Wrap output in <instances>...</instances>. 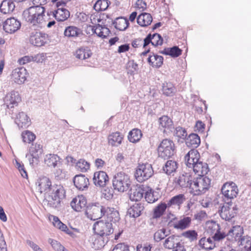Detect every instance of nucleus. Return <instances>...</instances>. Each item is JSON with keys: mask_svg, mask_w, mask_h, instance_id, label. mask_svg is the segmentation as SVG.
I'll return each mask as SVG.
<instances>
[{"mask_svg": "<svg viewBox=\"0 0 251 251\" xmlns=\"http://www.w3.org/2000/svg\"><path fill=\"white\" fill-rule=\"evenodd\" d=\"M93 229L98 237L94 240V248L97 249L103 248L109 241V236L113 233L112 224L106 221H99L94 223Z\"/></svg>", "mask_w": 251, "mask_h": 251, "instance_id": "obj_1", "label": "nucleus"}, {"mask_svg": "<svg viewBox=\"0 0 251 251\" xmlns=\"http://www.w3.org/2000/svg\"><path fill=\"white\" fill-rule=\"evenodd\" d=\"M45 8L44 7L37 5L31 6L25 10L23 15L26 21L34 27H41V25L44 22Z\"/></svg>", "mask_w": 251, "mask_h": 251, "instance_id": "obj_2", "label": "nucleus"}, {"mask_svg": "<svg viewBox=\"0 0 251 251\" xmlns=\"http://www.w3.org/2000/svg\"><path fill=\"white\" fill-rule=\"evenodd\" d=\"M211 180L204 176L194 178L191 185V193L196 196L204 194L210 188Z\"/></svg>", "mask_w": 251, "mask_h": 251, "instance_id": "obj_3", "label": "nucleus"}, {"mask_svg": "<svg viewBox=\"0 0 251 251\" xmlns=\"http://www.w3.org/2000/svg\"><path fill=\"white\" fill-rule=\"evenodd\" d=\"M48 204L51 207L56 208L60 204L61 200L65 197V191L60 185H54L49 192Z\"/></svg>", "mask_w": 251, "mask_h": 251, "instance_id": "obj_4", "label": "nucleus"}, {"mask_svg": "<svg viewBox=\"0 0 251 251\" xmlns=\"http://www.w3.org/2000/svg\"><path fill=\"white\" fill-rule=\"evenodd\" d=\"M158 156L164 159L172 158L176 152L174 142L171 139H163L157 147Z\"/></svg>", "mask_w": 251, "mask_h": 251, "instance_id": "obj_5", "label": "nucleus"}, {"mask_svg": "<svg viewBox=\"0 0 251 251\" xmlns=\"http://www.w3.org/2000/svg\"><path fill=\"white\" fill-rule=\"evenodd\" d=\"M112 184L115 190L118 192H124L129 189L131 181L128 175L121 172L114 175Z\"/></svg>", "mask_w": 251, "mask_h": 251, "instance_id": "obj_6", "label": "nucleus"}, {"mask_svg": "<svg viewBox=\"0 0 251 251\" xmlns=\"http://www.w3.org/2000/svg\"><path fill=\"white\" fill-rule=\"evenodd\" d=\"M224 198L223 201L228 205L231 203V200L236 197L238 189L236 184L233 182L225 183L221 189Z\"/></svg>", "mask_w": 251, "mask_h": 251, "instance_id": "obj_7", "label": "nucleus"}, {"mask_svg": "<svg viewBox=\"0 0 251 251\" xmlns=\"http://www.w3.org/2000/svg\"><path fill=\"white\" fill-rule=\"evenodd\" d=\"M153 173L151 164H143L138 166L135 173V177L138 181L142 182L151 177Z\"/></svg>", "mask_w": 251, "mask_h": 251, "instance_id": "obj_8", "label": "nucleus"}, {"mask_svg": "<svg viewBox=\"0 0 251 251\" xmlns=\"http://www.w3.org/2000/svg\"><path fill=\"white\" fill-rule=\"evenodd\" d=\"M105 206L101 205L99 203H96L91 206L87 207L85 211V214L88 218L95 221L102 216H104Z\"/></svg>", "mask_w": 251, "mask_h": 251, "instance_id": "obj_9", "label": "nucleus"}, {"mask_svg": "<svg viewBox=\"0 0 251 251\" xmlns=\"http://www.w3.org/2000/svg\"><path fill=\"white\" fill-rule=\"evenodd\" d=\"M48 35L45 33L35 31L30 33L29 42L36 47H41L47 43Z\"/></svg>", "mask_w": 251, "mask_h": 251, "instance_id": "obj_10", "label": "nucleus"}, {"mask_svg": "<svg viewBox=\"0 0 251 251\" xmlns=\"http://www.w3.org/2000/svg\"><path fill=\"white\" fill-rule=\"evenodd\" d=\"M21 26V22L14 17L7 19L3 24V29L6 32L9 33H14L20 28Z\"/></svg>", "mask_w": 251, "mask_h": 251, "instance_id": "obj_11", "label": "nucleus"}, {"mask_svg": "<svg viewBox=\"0 0 251 251\" xmlns=\"http://www.w3.org/2000/svg\"><path fill=\"white\" fill-rule=\"evenodd\" d=\"M163 38L158 33L149 34L144 39L143 48L146 49L150 44L153 47L161 45L163 44Z\"/></svg>", "mask_w": 251, "mask_h": 251, "instance_id": "obj_12", "label": "nucleus"}, {"mask_svg": "<svg viewBox=\"0 0 251 251\" xmlns=\"http://www.w3.org/2000/svg\"><path fill=\"white\" fill-rule=\"evenodd\" d=\"M200 159V153L195 149H191L184 156L185 164L189 168H191Z\"/></svg>", "mask_w": 251, "mask_h": 251, "instance_id": "obj_13", "label": "nucleus"}, {"mask_svg": "<svg viewBox=\"0 0 251 251\" xmlns=\"http://www.w3.org/2000/svg\"><path fill=\"white\" fill-rule=\"evenodd\" d=\"M70 204L74 210L79 212L85 209L87 200L83 195H78L73 199Z\"/></svg>", "mask_w": 251, "mask_h": 251, "instance_id": "obj_14", "label": "nucleus"}, {"mask_svg": "<svg viewBox=\"0 0 251 251\" xmlns=\"http://www.w3.org/2000/svg\"><path fill=\"white\" fill-rule=\"evenodd\" d=\"M74 185L80 191L87 190L90 184L89 179L84 175H76L74 178Z\"/></svg>", "mask_w": 251, "mask_h": 251, "instance_id": "obj_15", "label": "nucleus"}, {"mask_svg": "<svg viewBox=\"0 0 251 251\" xmlns=\"http://www.w3.org/2000/svg\"><path fill=\"white\" fill-rule=\"evenodd\" d=\"M244 233L243 228L240 226H235L230 229L227 234V239L229 241H238L242 239Z\"/></svg>", "mask_w": 251, "mask_h": 251, "instance_id": "obj_16", "label": "nucleus"}, {"mask_svg": "<svg viewBox=\"0 0 251 251\" xmlns=\"http://www.w3.org/2000/svg\"><path fill=\"white\" fill-rule=\"evenodd\" d=\"M20 100L19 93L14 91L7 94L4 99L5 104L8 108L14 107V105H17Z\"/></svg>", "mask_w": 251, "mask_h": 251, "instance_id": "obj_17", "label": "nucleus"}, {"mask_svg": "<svg viewBox=\"0 0 251 251\" xmlns=\"http://www.w3.org/2000/svg\"><path fill=\"white\" fill-rule=\"evenodd\" d=\"M36 184L37 186L38 190L41 193L43 192L49 193L53 186V185H51V182L50 179L46 176H43L39 178Z\"/></svg>", "mask_w": 251, "mask_h": 251, "instance_id": "obj_18", "label": "nucleus"}, {"mask_svg": "<svg viewBox=\"0 0 251 251\" xmlns=\"http://www.w3.org/2000/svg\"><path fill=\"white\" fill-rule=\"evenodd\" d=\"M93 179L95 185L100 187H104L109 181L107 174L103 171L95 172Z\"/></svg>", "mask_w": 251, "mask_h": 251, "instance_id": "obj_19", "label": "nucleus"}, {"mask_svg": "<svg viewBox=\"0 0 251 251\" xmlns=\"http://www.w3.org/2000/svg\"><path fill=\"white\" fill-rule=\"evenodd\" d=\"M26 75V70L24 67H21L16 68L13 71L12 77L15 82L20 84L25 81Z\"/></svg>", "mask_w": 251, "mask_h": 251, "instance_id": "obj_20", "label": "nucleus"}, {"mask_svg": "<svg viewBox=\"0 0 251 251\" xmlns=\"http://www.w3.org/2000/svg\"><path fill=\"white\" fill-rule=\"evenodd\" d=\"M190 178L191 176L188 173H185L179 176L178 177H176L175 179L176 186H179L181 188L189 187L191 188L192 181Z\"/></svg>", "mask_w": 251, "mask_h": 251, "instance_id": "obj_21", "label": "nucleus"}, {"mask_svg": "<svg viewBox=\"0 0 251 251\" xmlns=\"http://www.w3.org/2000/svg\"><path fill=\"white\" fill-rule=\"evenodd\" d=\"M145 188L143 185L131 188L129 194L130 200L136 201H140L145 193Z\"/></svg>", "mask_w": 251, "mask_h": 251, "instance_id": "obj_22", "label": "nucleus"}, {"mask_svg": "<svg viewBox=\"0 0 251 251\" xmlns=\"http://www.w3.org/2000/svg\"><path fill=\"white\" fill-rule=\"evenodd\" d=\"M180 242L178 236L174 234L168 235L163 242V246L166 249L173 250Z\"/></svg>", "mask_w": 251, "mask_h": 251, "instance_id": "obj_23", "label": "nucleus"}, {"mask_svg": "<svg viewBox=\"0 0 251 251\" xmlns=\"http://www.w3.org/2000/svg\"><path fill=\"white\" fill-rule=\"evenodd\" d=\"M159 127L164 129V132H173L174 128L173 122L168 116H163L159 119Z\"/></svg>", "mask_w": 251, "mask_h": 251, "instance_id": "obj_24", "label": "nucleus"}, {"mask_svg": "<svg viewBox=\"0 0 251 251\" xmlns=\"http://www.w3.org/2000/svg\"><path fill=\"white\" fill-rule=\"evenodd\" d=\"M191 169H193L194 172L196 174H198L199 176H205L209 171L207 164L203 162L201 159L194 166H193Z\"/></svg>", "mask_w": 251, "mask_h": 251, "instance_id": "obj_25", "label": "nucleus"}, {"mask_svg": "<svg viewBox=\"0 0 251 251\" xmlns=\"http://www.w3.org/2000/svg\"><path fill=\"white\" fill-rule=\"evenodd\" d=\"M104 216H106V221L110 223H116L120 219L118 211L114 208L105 207Z\"/></svg>", "mask_w": 251, "mask_h": 251, "instance_id": "obj_26", "label": "nucleus"}, {"mask_svg": "<svg viewBox=\"0 0 251 251\" xmlns=\"http://www.w3.org/2000/svg\"><path fill=\"white\" fill-rule=\"evenodd\" d=\"M52 13L53 17L59 22L66 21L70 16L69 11L64 7L58 8Z\"/></svg>", "mask_w": 251, "mask_h": 251, "instance_id": "obj_27", "label": "nucleus"}, {"mask_svg": "<svg viewBox=\"0 0 251 251\" xmlns=\"http://www.w3.org/2000/svg\"><path fill=\"white\" fill-rule=\"evenodd\" d=\"M60 158L55 154H47L44 158V162L47 166L50 168L58 167L61 163Z\"/></svg>", "mask_w": 251, "mask_h": 251, "instance_id": "obj_28", "label": "nucleus"}, {"mask_svg": "<svg viewBox=\"0 0 251 251\" xmlns=\"http://www.w3.org/2000/svg\"><path fill=\"white\" fill-rule=\"evenodd\" d=\"M144 209L143 204L141 202L135 203L128 209L127 213L130 217L137 218L141 215Z\"/></svg>", "mask_w": 251, "mask_h": 251, "instance_id": "obj_29", "label": "nucleus"}, {"mask_svg": "<svg viewBox=\"0 0 251 251\" xmlns=\"http://www.w3.org/2000/svg\"><path fill=\"white\" fill-rule=\"evenodd\" d=\"M148 62L152 67L158 68L160 67L163 63V57L162 56L155 54L153 52H151Z\"/></svg>", "mask_w": 251, "mask_h": 251, "instance_id": "obj_30", "label": "nucleus"}, {"mask_svg": "<svg viewBox=\"0 0 251 251\" xmlns=\"http://www.w3.org/2000/svg\"><path fill=\"white\" fill-rule=\"evenodd\" d=\"M152 21V17L150 13H142L137 18V22L141 26L145 27L150 25Z\"/></svg>", "mask_w": 251, "mask_h": 251, "instance_id": "obj_31", "label": "nucleus"}, {"mask_svg": "<svg viewBox=\"0 0 251 251\" xmlns=\"http://www.w3.org/2000/svg\"><path fill=\"white\" fill-rule=\"evenodd\" d=\"M192 219L189 217L184 216L173 224L175 229L184 230L188 228L191 224Z\"/></svg>", "mask_w": 251, "mask_h": 251, "instance_id": "obj_32", "label": "nucleus"}, {"mask_svg": "<svg viewBox=\"0 0 251 251\" xmlns=\"http://www.w3.org/2000/svg\"><path fill=\"white\" fill-rule=\"evenodd\" d=\"M30 120L24 112H19L17 116L16 123L20 127L26 128L30 125Z\"/></svg>", "mask_w": 251, "mask_h": 251, "instance_id": "obj_33", "label": "nucleus"}, {"mask_svg": "<svg viewBox=\"0 0 251 251\" xmlns=\"http://www.w3.org/2000/svg\"><path fill=\"white\" fill-rule=\"evenodd\" d=\"M200 143V138L197 134L191 133L186 138V144L187 146L192 148V149L198 147Z\"/></svg>", "mask_w": 251, "mask_h": 251, "instance_id": "obj_34", "label": "nucleus"}, {"mask_svg": "<svg viewBox=\"0 0 251 251\" xmlns=\"http://www.w3.org/2000/svg\"><path fill=\"white\" fill-rule=\"evenodd\" d=\"M92 30L93 33L96 34L99 37L102 38H106L110 32L109 28L100 24L93 26L92 27Z\"/></svg>", "mask_w": 251, "mask_h": 251, "instance_id": "obj_35", "label": "nucleus"}, {"mask_svg": "<svg viewBox=\"0 0 251 251\" xmlns=\"http://www.w3.org/2000/svg\"><path fill=\"white\" fill-rule=\"evenodd\" d=\"M115 28L121 31L125 30L129 25V22L127 19L122 17L116 18L112 22Z\"/></svg>", "mask_w": 251, "mask_h": 251, "instance_id": "obj_36", "label": "nucleus"}, {"mask_svg": "<svg viewBox=\"0 0 251 251\" xmlns=\"http://www.w3.org/2000/svg\"><path fill=\"white\" fill-rule=\"evenodd\" d=\"M82 34L81 29L75 26H68L64 31V35L68 38H75Z\"/></svg>", "mask_w": 251, "mask_h": 251, "instance_id": "obj_37", "label": "nucleus"}, {"mask_svg": "<svg viewBox=\"0 0 251 251\" xmlns=\"http://www.w3.org/2000/svg\"><path fill=\"white\" fill-rule=\"evenodd\" d=\"M206 226L208 229L212 233H214L216 231V233L213 236L214 240H220V226L214 221H209L206 223Z\"/></svg>", "mask_w": 251, "mask_h": 251, "instance_id": "obj_38", "label": "nucleus"}, {"mask_svg": "<svg viewBox=\"0 0 251 251\" xmlns=\"http://www.w3.org/2000/svg\"><path fill=\"white\" fill-rule=\"evenodd\" d=\"M219 240H214L213 237L206 238L203 237L199 241V245L203 249L206 250H210L214 248L215 247V241H219Z\"/></svg>", "mask_w": 251, "mask_h": 251, "instance_id": "obj_39", "label": "nucleus"}, {"mask_svg": "<svg viewBox=\"0 0 251 251\" xmlns=\"http://www.w3.org/2000/svg\"><path fill=\"white\" fill-rule=\"evenodd\" d=\"M92 54L91 50L88 47H81L76 50L75 55L79 59L84 60L89 58Z\"/></svg>", "mask_w": 251, "mask_h": 251, "instance_id": "obj_40", "label": "nucleus"}, {"mask_svg": "<svg viewBox=\"0 0 251 251\" xmlns=\"http://www.w3.org/2000/svg\"><path fill=\"white\" fill-rule=\"evenodd\" d=\"M123 139V136L119 132H114L108 136V143L112 146H118L121 144Z\"/></svg>", "mask_w": 251, "mask_h": 251, "instance_id": "obj_41", "label": "nucleus"}, {"mask_svg": "<svg viewBox=\"0 0 251 251\" xmlns=\"http://www.w3.org/2000/svg\"><path fill=\"white\" fill-rule=\"evenodd\" d=\"M163 94L167 97L173 96L176 92L174 85L170 82H165L162 84Z\"/></svg>", "mask_w": 251, "mask_h": 251, "instance_id": "obj_42", "label": "nucleus"}, {"mask_svg": "<svg viewBox=\"0 0 251 251\" xmlns=\"http://www.w3.org/2000/svg\"><path fill=\"white\" fill-rule=\"evenodd\" d=\"M15 5L13 1L8 0H3L0 5V10L3 14L10 13L13 11Z\"/></svg>", "mask_w": 251, "mask_h": 251, "instance_id": "obj_43", "label": "nucleus"}, {"mask_svg": "<svg viewBox=\"0 0 251 251\" xmlns=\"http://www.w3.org/2000/svg\"><path fill=\"white\" fill-rule=\"evenodd\" d=\"M162 54L171 56L172 57L176 58L181 54L182 50L177 46H174L172 48H165L160 52Z\"/></svg>", "mask_w": 251, "mask_h": 251, "instance_id": "obj_44", "label": "nucleus"}, {"mask_svg": "<svg viewBox=\"0 0 251 251\" xmlns=\"http://www.w3.org/2000/svg\"><path fill=\"white\" fill-rule=\"evenodd\" d=\"M168 207H169L168 205L165 202H161L158 204L153 209L152 217L154 219L161 217Z\"/></svg>", "mask_w": 251, "mask_h": 251, "instance_id": "obj_45", "label": "nucleus"}, {"mask_svg": "<svg viewBox=\"0 0 251 251\" xmlns=\"http://www.w3.org/2000/svg\"><path fill=\"white\" fill-rule=\"evenodd\" d=\"M177 167L178 164L176 161L169 160L166 162L165 166L163 167V169L166 174L171 175L176 171Z\"/></svg>", "mask_w": 251, "mask_h": 251, "instance_id": "obj_46", "label": "nucleus"}, {"mask_svg": "<svg viewBox=\"0 0 251 251\" xmlns=\"http://www.w3.org/2000/svg\"><path fill=\"white\" fill-rule=\"evenodd\" d=\"M142 136L141 131L137 128L133 129L128 135V139L130 142L136 143L138 142Z\"/></svg>", "mask_w": 251, "mask_h": 251, "instance_id": "obj_47", "label": "nucleus"}, {"mask_svg": "<svg viewBox=\"0 0 251 251\" xmlns=\"http://www.w3.org/2000/svg\"><path fill=\"white\" fill-rule=\"evenodd\" d=\"M186 199L183 194H179L172 197L168 202L169 207L175 205L180 206L185 201Z\"/></svg>", "mask_w": 251, "mask_h": 251, "instance_id": "obj_48", "label": "nucleus"}, {"mask_svg": "<svg viewBox=\"0 0 251 251\" xmlns=\"http://www.w3.org/2000/svg\"><path fill=\"white\" fill-rule=\"evenodd\" d=\"M170 234V231H167L165 228L157 230L153 235V238L155 242H158L164 239Z\"/></svg>", "mask_w": 251, "mask_h": 251, "instance_id": "obj_49", "label": "nucleus"}, {"mask_svg": "<svg viewBox=\"0 0 251 251\" xmlns=\"http://www.w3.org/2000/svg\"><path fill=\"white\" fill-rule=\"evenodd\" d=\"M29 152L35 158H39L43 153L42 147L37 143L32 145L29 149Z\"/></svg>", "mask_w": 251, "mask_h": 251, "instance_id": "obj_50", "label": "nucleus"}, {"mask_svg": "<svg viewBox=\"0 0 251 251\" xmlns=\"http://www.w3.org/2000/svg\"><path fill=\"white\" fill-rule=\"evenodd\" d=\"M245 251H251V237L248 236H243L238 242Z\"/></svg>", "mask_w": 251, "mask_h": 251, "instance_id": "obj_51", "label": "nucleus"}, {"mask_svg": "<svg viewBox=\"0 0 251 251\" xmlns=\"http://www.w3.org/2000/svg\"><path fill=\"white\" fill-rule=\"evenodd\" d=\"M110 4V2L108 0H98L94 7L96 11H104L107 9Z\"/></svg>", "mask_w": 251, "mask_h": 251, "instance_id": "obj_52", "label": "nucleus"}, {"mask_svg": "<svg viewBox=\"0 0 251 251\" xmlns=\"http://www.w3.org/2000/svg\"><path fill=\"white\" fill-rule=\"evenodd\" d=\"M234 217V213L231 211H229V208L228 207V209L226 210L225 206L221 207V218L225 219L226 221H230Z\"/></svg>", "mask_w": 251, "mask_h": 251, "instance_id": "obj_53", "label": "nucleus"}, {"mask_svg": "<svg viewBox=\"0 0 251 251\" xmlns=\"http://www.w3.org/2000/svg\"><path fill=\"white\" fill-rule=\"evenodd\" d=\"M181 235L183 237L189 239L191 242L196 240L198 236L197 232L195 230L186 231L182 232Z\"/></svg>", "mask_w": 251, "mask_h": 251, "instance_id": "obj_54", "label": "nucleus"}, {"mask_svg": "<svg viewBox=\"0 0 251 251\" xmlns=\"http://www.w3.org/2000/svg\"><path fill=\"white\" fill-rule=\"evenodd\" d=\"M77 169L82 172H86L90 168V165L88 162L84 159H80L76 164Z\"/></svg>", "mask_w": 251, "mask_h": 251, "instance_id": "obj_55", "label": "nucleus"}, {"mask_svg": "<svg viewBox=\"0 0 251 251\" xmlns=\"http://www.w3.org/2000/svg\"><path fill=\"white\" fill-rule=\"evenodd\" d=\"M23 142L30 143L33 141L36 138L35 135L29 131L23 132L22 134Z\"/></svg>", "mask_w": 251, "mask_h": 251, "instance_id": "obj_56", "label": "nucleus"}, {"mask_svg": "<svg viewBox=\"0 0 251 251\" xmlns=\"http://www.w3.org/2000/svg\"><path fill=\"white\" fill-rule=\"evenodd\" d=\"M174 135L178 138L185 139L187 136V132L186 129L181 126L176 127L174 130Z\"/></svg>", "mask_w": 251, "mask_h": 251, "instance_id": "obj_57", "label": "nucleus"}, {"mask_svg": "<svg viewBox=\"0 0 251 251\" xmlns=\"http://www.w3.org/2000/svg\"><path fill=\"white\" fill-rule=\"evenodd\" d=\"M48 242L50 243L52 248L56 251H64L65 249L59 242L51 238L48 239Z\"/></svg>", "mask_w": 251, "mask_h": 251, "instance_id": "obj_58", "label": "nucleus"}, {"mask_svg": "<svg viewBox=\"0 0 251 251\" xmlns=\"http://www.w3.org/2000/svg\"><path fill=\"white\" fill-rule=\"evenodd\" d=\"M145 198L148 202L153 203L157 201V198H155L153 194V192L151 189L147 190L145 189Z\"/></svg>", "mask_w": 251, "mask_h": 251, "instance_id": "obj_59", "label": "nucleus"}, {"mask_svg": "<svg viewBox=\"0 0 251 251\" xmlns=\"http://www.w3.org/2000/svg\"><path fill=\"white\" fill-rule=\"evenodd\" d=\"M114 190L112 188H106L102 191V195L107 200H111L113 197Z\"/></svg>", "mask_w": 251, "mask_h": 251, "instance_id": "obj_60", "label": "nucleus"}, {"mask_svg": "<svg viewBox=\"0 0 251 251\" xmlns=\"http://www.w3.org/2000/svg\"><path fill=\"white\" fill-rule=\"evenodd\" d=\"M16 167L18 169L21 176L24 178H27V173L23 163L16 161Z\"/></svg>", "mask_w": 251, "mask_h": 251, "instance_id": "obj_61", "label": "nucleus"}, {"mask_svg": "<svg viewBox=\"0 0 251 251\" xmlns=\"http://www.w3.org/2000/svg\"><path fill=\"white\" fill-rule=\"evenodd\" d=\"M151 245L149 243L138 244L136 247V251H151Z\"/></svg>", "mask_w": 251, "mask_h": 251, "instance_id": "obj_62", "label": "nucleus"}, {"mask_svg": "<svg viewBox=\"0 0 251 251\" xmlns=\"http://www.w3.org/2000/svg\"><path fill=\"white\" fill-rule=\"evenodd\" d=\"M112 251H129V247L125 243H119L116 245Z\"/></svg>", "mask_w": 251, "mask_h": 251, "instance_id": "obj_63", "label": "nucleus"}, {"mask_svg": "<svg viewBox=\"0 0 251 251\" xmlns=\"http://www.w3.org/2000/svg\"><path fill=\"white\" fill-rule=\"evenodd\" d=\"M220 158L219 155L217 153H213L211 156L208 158L209 163L212 165H216L219 163V159Z\"/></svg>", "mask_w": 251, "mask_h": 251, "instance_id": "obj_64", "label": "nucleus"}]
</instances>
